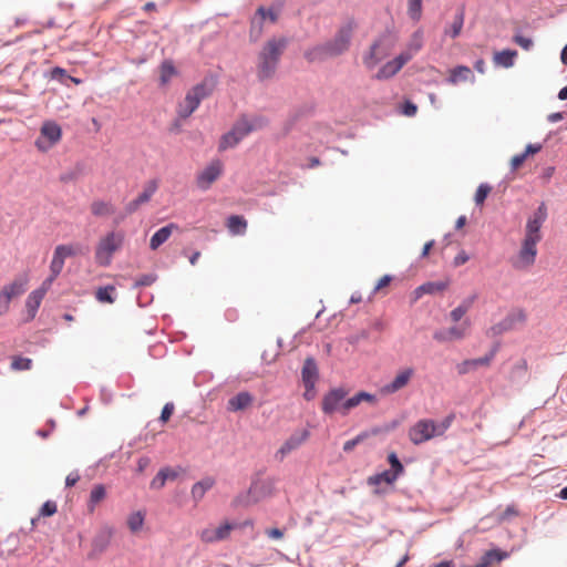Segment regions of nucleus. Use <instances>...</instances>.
Here are the masks:
<instances>
[{
    "instance_id": "obj_1",
    "label": "nucleus",
    "mask_w": 567,
    "mask_h": 567,
    "mask_svg": "<svg viewBox=\"0 0 567 567\" xmlns=\"http://www.w3.org/2000/svg\"><path fill=\"white\" fill-rule=\"evenodd\" d=\"M348 394L349 391L343 386L330 389L322 398L321 411L327 415L339 413L342 416H346L352 409L363 402L371 405H375L378 402L374 394L365 391H360L351 398H348Z\"/></svg>"
},
{
    "instance_id": "obj_2",
    "label": "nucleus",
    "mask_w": 567,
    "mask_h": 567,
    "mask_svg": "<svg viewBox=\"0 0 567 567\" xmlns=\"http://www.w3.org/2000/svg\"><path fill=\"white\" fill-rule=\"evenodd\" d=\"M357 22L354 19H348L330 41L308 50L305 54L306 59L309 62H316L341 55L349 50Z\"/></svg>"
},
{
    "instance_id": "obj_3",
    "label": "nucleus",
    "mask_w": 567,
    "mask_h": 567,
    "mask_svg": "<svg viewBox=\"0 0 567 567\" xmlns=\"http://www.w3.org/2000/svg\"><path fill=\"white\" fill-rule=\"evenodd\" d=\"M288 40L285 37L269 39L258 54L257 75L260 80L270 79L286 50Z\"/></svg>"
},
{
    "instance_id": "obj_4",
    "label": "nucleus",
    "mask_w": 567,
    "mask_h": 567,
    "mask_svg": "<svg viewBox=\"0 0 567 567\" xmlns=\"http://www.w3.org/2000/svg\"><path fill=\"white\" fill-rule=\"evenodd\" d=\"M268 121L266 117L256 115L251 118L241 116L233 126V128L221 136L219 150L225 151L235 147L245 136L254 131L266 127Z\"/></svg>"
},
{
    "instance_id": "obj_5",
    "label": "nucleus",
    "mask_w": 567,
    "mask_h": 567,
    "mask_svg": "<svg viewBox=\"0 0 567 567\" xmlns=\"http://www.w3.org/2000/svg\"><path fill=\"white\" fill-rule=\"evenodd\" d=\"M124 233L110 231L101 237L95 248V260L101 266H109L114 252L121 249L124 243Z\"/></svg>"
},
{
    "instance_id": "obj_6",
    "label": "nucleus",
    "mask_w": 567,
    "mask_h": 567,
    "mask_svg": "<svg viewBox=\"0 0 567 567\" xmlns=\"http://www.w3.org/2000/svg\"><path fill=\"white\" fill-rule=\"evenodd\" d=\"M29 284L28 274L20 275L0 290V316L6 315L10 309L13 298L23 295Z\"/></svg>"
},
{
    "instance_id": "obj_7",
    "label": "nucleus",
    "mask_w": 567,
    "mask_h": 567,
    "mask_svg": "<svg viewBox=\"0 0 567 567\" xmlns=\"http://www.w3.org/2000/svg\"><path fill=\"white\" fill-rule=\"evenodd\" d=\"M539 241L524 238L519 250L515 256L511 258V265L516 270H528L536 260L537 256V244Z\"/></svg>"
},
{
    "instance_id": "obj_8",
    "label": "nucleus",
    "mask_w": 567,
    "mask_h": 567,
    "mask_svg": "<svg viewBox=\"0 0 567 567\" xmlns=\"http://www.w3.org/2000/svg\"><path fill=\"white\" fill-rule=\"evenodd\" d=\"M62 138V128L54 121H44L40 128V135L34 142L40 152H48Z\"/></svg>"
},
{
    "instance_id": "obj_9",
    "label": "nucleus",
    "mask_w": 567,
    "mask_h": 567,
    "mask_svg": "<svg viewBox=\"0 0 567 567\" xmlns=\"http://www.w3.org/2000/svg\"><path fill=\"white\" fill-rule=\"evenodd\" d=\"M210 93V89L206 85V83H200L194 86L190 91L187 92L183 102L178 105V115L182 118H187L192 115V113L199 106L203 99L208 96Z\"/></svg>"
},
{
    "instance_id": "obj_10",
    "label": "nucleus",
    "mask_w": 567,
    "mask_h": 567,
    "mask_svg": "<svg viewBox=\"0 0 567 567\" xmlns=\"http://www.w3.org/2000/svg\"><path fill=\"white\" fill-rule=\"evenodd\" d=\"M75 249L72 245H59L55 247L53 257L50 264V276L42 282L48 287H51L56 277L61 274L64 261L68 257L74 256Z\"/></svg>"
},
{
    "instance_id": "obj_11",
    "label": "nucleus",
    "mask_w": 567,
    "mask_h": 567,
    "mask_svg": "<svg viewBox=\"0 0 567 567\" xmlns=\"http://www.w3.org/2000/svg\"><path fill=\"white\" fill-rule=\"evenodd\" d=\"M436 429V422L433 420H420L409 430V439L415 445L422 444L437 436Z\"/></svg>"
},
{
    "instance_id": "obj_12",
    "label": "nucleus",
    "mask_w": 567,
    "mask_h": 567,
    "mask_svg": "<svg viewBox=\"0 0 567 567\" xmlns=\"http://www.w3.org/2000/svg\"><path fill=\"white\" fill-rule=\"evenodd\" d=\"M547 216V206L545 203H542L538 206V208L534 212V214L527 219L524 238L540 241V228L543 224L546 221Z\"/></svg>"
},
{
    "instance_id": "obj_13",
    "label": "nucleus",
    "mask_w": 567,
    "mask_h": 567,
    "mask_svg": "<svg viewBox=\"0 0 567 567\" xmlns=\"http://www.w3.org/2000/svg\"><path fill=\"white\" fill-rule=\"evenodd\" d=\"M391 49L392 47L388 43L386 39H378L363 55V64L369 70L374 69L390 54Z\"/></svg>"
},
{
    "instance_id": "obj_14",
    "label": "nucleus",
    "mask_w": 567,
    "mask_h": 567,
    "mask_svg": "<svg viewBox=\"0 0 567 567\" xmlns=\"http://www.w3.org/2000/svg\"><path fill=\"white\" fill-rule=\"evenodd\" d=\"M238 527L236 523L224 522L218 526H208L199 533V539L205 544L217 543L227 539L231 530Z\"/></svg>"
},
{
    "instance_id": "obj_15",
    "label": "nucleus",
    "mask_w": 567,
    "mask_h": 567,
    "mask_svg": "<svg viewBox=\"0 0 567 567\" xmlns=\"http://www.w3.org/2000/svg\"><path fill=\"white\" fill-rule=\"evenodd\" d=\"M309 435L310 432L306 429L293 432L276 452L275 457L280 462L284 461L288 454L301 446Z\"/></svg>"
},
{
    "instance_id": "obj_16",
    "label": "nucleus",
    "mask_w": 567,
    "mask_h": 567,
    "mask_svg": "<svg viewBox=\"0 0 567 567\" xmlns=\"http://www.w3.org/2000/svg\"><path fill=\"white\" fill-rule=\"evenodd\" d=\"M412 59L411 52H402L393 60L386 62L375 74L377 80H386L394 76Z\"/></svg>"
},
{
    "instance_id": "obj_17",
    "label": "nucleus",
    "mask_w": 567,
    "mask_h": 567,
    "mask_svg": "<svg viewBox=\"0 0 567 567\" xmlns=\"http://www.w3.org/2000/svg\"><path fill=\"white\" fill-rule=\"evenodd\" d=\"M224 165L221 161H212L197 176L196 183L200 189H208L210 185L221 175Z\"/></svg>"
},
{
    "instance_id": "obj_18",
    "label": "nucleus",
    "mask_w": 567,
    "mask_h": 567,
    "mask_svg": "<svg viewBox=\"0 0 567 567\" xmlns=\"http://www.w3.org/2000/svg\"><path fill=\"white\" fill-rule=\"evenodd\" d=\"M278 14H279L278 10H276L274 8L267 9L265 7H259L256 10V13L251 19L250 35L258 39L260 37V34L262 33V23L266 20H269L272 23L277 22Z\"/></svg>"
},
{
    "instance_id": "obj_19",
    "label": "nucleus",
    "mask_w": 567,
    "mask_h": 567,
    "mask_svg": "<svg viewBox=\"0 0 567 567\" xmlns=\"http://www.w3.org/2000/svg\"><path fill=\"white\" fill-rule=\"evenodd\" d=\"M470 327V321L465 320L458 326L435 331L433 338L439 342H451L455 340H461L465 338Z\"/></svg>"
},
{
    "instance_id": "obj_20",
    "label": "nucleus",
    "mask_w": 567,
    "mask_h": 567,
    "mask_svg": "<svg viewBox=\"0 0 567 567\" xmlns=\"http://www.w3.org/2000/svg\"><path fill=\"white\" fill-rule=\"evenodd\" d=\"M414 373L415 371L413 368H404L400 370L391 382L384 384L381 388V392L383 394L396 393L398 391L402 390L410 383V381L414 377Z\"/></svg>"
},
{
    "instance_id": "obj_21",
    "label": "nucleus",
    "mask_w": 567,
    "mask_h": 567,
    "mask_svg": "<svg viewBox=\"0 0 567 567\" xmlns=\"http://www.w3.org/2000/svg\"><path fill=\"white\" fill-rule=\"evenodd\" d=\"M526 321V313L522 309H516L509 312L501 322L492 328L495 334H499L516 328L517 324H523Z\"/></svg>"
},
{
    "instance_id": "obj_22",
    "label": "nucleus",
    "mask_w": 567,
    "mask_h": 567,
    "mask_svg": "<svg viewBox=\"0 0 567 567\" xmlns=\"http://www.w3.org/2000/svg\"><path fill=\"white\" fill-rule=\"evenodd\" d=\"M49 289H50V287L42 284L40 288L33 290L28 296V298L25 300V308H27V312H28L27 320L34 319L37 311H38V309Z\"/></svg>"
},
{
    "instance_id": "obj_23",
    "label": "nucleus",
    "mask_w": 567,
    "mask_h": 567,
    "mask_svg": "<svg viewBox=\"0 0 567 567\" xmlns=\"http://www.w3.org/2000/svg\"><path fill=\"white\" fill-rule=\"evenodd\" d=\"M255 398L251 393L243 391L228 400L227 409L231 412L244 411L252 405Z\"/></svg>"
},
{
    "instance_id": "obj_24",
    "label": "nucleus",
    "mask_w": 567,
    "mask_h": 567,
    "mask_svg": "<svg viewBox=\"0 0 567 567\" xmlns=\"http://www.w3.org/2000/svg\"><path fill=\"white\" fill-rule=\"evenodd\" d=\"M449 287L447 281H429L419 286L413 291V300L416 301L424 295H433L446 290Z\"/></svg>"
},
{
    "instance_id": "obj_25",
    "label": "nucleus",
    "mask_w": 567,
    "mask_h": 567,
    "mask_svg": "<svg viewBox=\"0 0 567 567\" xmlns=\"http://www.w3.org/2000/svg\"><path fill=\"white\" fill-rule=\"evenodd\" d=\"M178 226L174 223H171L162 228H159L151 238L150 247L152 250H156L161 245H163L172 235L174 230H177Z\"/></svg>"
},
{
    "instance_id": "obj_26",
    "label": "nucleus",
    "mask_w": 567,
    "mask_h": 567,
    "mask_svg": "<svg viewBox=\"0 0 567 567\" xmlns=\"http://www.w3.org/2000/svg\"><path fill=\"white\" fill-rule=\"evenodd\" d=\"M302 382L303 384H316L319 373L316 361L312 358H307L303 362L302 371H301Z\"/></svg>"
},
{
    "instance_id": "obj_27",
    "label": "nucleus",
    "mask_w": 567,
    "mask_h": 567,
    "mask_svg": "<svg viewBox=\"0 0 567 567\" xmlns=\"http://www.w3.org/2000/svg\"><path fill=\"white\" fill-rule=\"evenodd\" d=\"M474 75L472 70L465 65H458L450 71L449 83L455 85L460 82L473 81Z\"/></svg>"
},
{
    "instance_id": "obj_28",
    "label": "nucleus",
    "mask_w": 567,
    "mask_h": 567,
    "mask_svg": "<svg viewBox=\"0 0 567 567\" xmlns=\"http://www.w3.org/2000/svg\"><path fill=\"white\" fill-rule=\"evenodd\" d=\"M226 226L231 235H244L247 230V220L243 216L231 215Z\"/></svg>"
},
{
    "instance_id": "obj_29",
    "label": "nucleus",
    "mask_w": 567,
    "mask_h": 567,
    "mask_svg": "<svg viewBox=\"0 0 567 567\" xmlns=\"http://www.w3.org/2000/svg\"><path fill=\"white\" fill-rule=\"evenodd\" d=\"M398 478H399L398 475H395L393 472L386 470V471H383L382 473L369 476L368 477V484L370 486H378L381 483H385L388 485H392Z\"/></svg>"
},
{
    "instance_id": "obj_30",
    "label": "nucleus",
    "mask_w": 567,
    "mask_h": 567,
    "mask_svg": "<svg viewBox=\"0 0 567 567\" xmlns=\"http://www.w3.org/2000/svg\"><path fill=\"white\" fill-rule=\"evenodd\" d=\"M90 208L91 213L96 217L110 216L115 212L114 206L104 200H94Z\"/></svg>"
},
{
    "instance_id": "obj_31",
    "label": "nucleus",
    "mask_w": 567,
    "mask_h": 567,
    "mask_svg": "<svg viewBox=\"0 0 567 567\" xmlns=\"http://www.w3.org/2000/svg\"><path fill=\"white\" fill-rule=\"evenodd\" d=\"M517 52L514 50H503L494 54V63L503 68H511L514 65V59Z\"/></svg>"
},
{
    "instance_id": "obj_32",
    "label": "nucleus",
    "mask_w": 567,
    "mask_h": 567,
    "mask_svg": "<svg viewBox=\"0 0 567 567\" xmlns=\"http://www.w3.org/2000/svg\"><path fill=\"white\" fill-rule=\"evenodd\" d=\"M475 299H476V296H472V297L463 300L460 306H457L455 309H453L450 313L452 321L458 322L465 316V313L471 309Z\"/></svg>"
},
{
    "instance_id": "obj_33",
    "label": "nucleus",
    "mask_w": 567,
    "mask_h": 567,
    "mask_svg": "<svg viewBox=\"0 0 567 567\" xmlns=\"http://www.w3.org/2000/svg\"><path fill=\"white\" fill-rule=\"evenodd\" d=\"M176 69L171 60L164 61L159 66L161 85H166L176 75Z\"/></svg>"
},
{
    "instance_id": "obj_34",
    "label": "nucleus",
    "mask_w": 567,
    "mask_h": 567,
    "mask_svg": "<svg viewBox=\"0 0 567 567\" xmlns=\"http://www.w3.org/2000/svg\"><path fill=\"white\" fill-rule=\"evenodd\" d=\"M463 24H464V11L461 10L460 12L456 13L453 22L451 23V25L449 28L445 29L444 32L446 35H450L452 39H455L461 34Z\"/></svg>"
},
{
    "instance_id": "obj_35",
    "label": "nucleus",
    "mask_w": 567,
    "mask_h": 567,
    "mask_svg": "<svg viewBox=\"0 0 567 567\" xmlns=\"http://www.w3.org/2000/svg\"><path fill=\"white\" fill-rule=\"evenodd\" d=\"M106 496V488L104 485L99 484L95 485L91 493H90V499H89V509L90 512H93L99 503H101Z\"/></svg>"
},
{
    "instance_id": "obj_36",
    "label": "nucleus",
    "mask_w": 567,
    "mask_h": 567,
    "mask_svg": "<svg viewBox=\"0 0 567 567\" xmlns=\"http://www.w3.org/2000/svg\"><path fill=\"white\" fill-rule=\"evenodd\" d=\"M507 557L508 553L506 551H502L499 549H491L484 554L481 560L486 563V566L489 567L493 563H501Z\"/></svg>"
},
{
    "instance_id": "obj_37",
    "label": "nucleus",
    "mask_w": 567,
    "mask_h": 567,
    "mask_svg": "<svg viewBox=\"0 0 567 567\" xmlns=\"http://www.w3.org/2000/svg\"><path fill=\"white\" fill-rule=\"evenodd\" d=\"M158 188L156 181H150L145 184L143 192L136 197V199L143 205L151 200L152 196Z\"/></svg>"
},
{
    "instance_id": "obj_38",
    "label": "nucleus",
    "mask_w": 567,
    "mask_h": 567,
    "mask_svg": "<svg viewBox=\"0 0 567 567\" xmlns=\"http://www.w3.org/2000/svg\"><path fill=\"white\" fill-rule=\"evenodd\" d=\"M144 524V515L141 512L132 513L127 518V526L132 533H137Z\"/></svg>"
},
{
    "instance_id": "obj_39",
    "label": "nucleus",
    "mask_w": 567,
    "mask_h": 567,
    "mask_svg": "<svg viewBox=\"0 0 567 567\" xmlns=\"http://www.w3.org/2000/svg\"><path fill=\"white\" fill-rule=\"evenodd\" d=\"M408 13L414 21H419L422 14V0H409Z\"/></svg>"
},
{
    "instance_id": "obj_40",
    "label": "nucleus",
    "mask_w": 567,
    "mask_h": 567,
    "mask_svg": "<svg viewBox=\"0 0 567 567\" xmlns=\"http://www.w3.org/2000/svg\"><path fill=\"white\" fill-rule=\"evenodd\" d=\"M115 288L113 286H106L99 288L96 291V299L100 302H107L112 303L114 301L112 293L114 292Z\"/></svg>"
},
{
    "instance_id": "obj_41",
    "label": "nucleus",
    "mask_w": 567,
    "mask_h": 567,
    "mask_svg": "<svg viewBox=\"0 0 567 567\" xmlns=\"http://www.w3.org/2000/svg\"><path fill=\"white\" fill-rule=\"evenodd\" d=\"M388 462L391 466V472H393L395 475L401 476L404 473V466L400 462L398 455L394 452H391L388 455Z\"/></svg>"
},
{
    "instance_id": "obj_42",
    "label": "nucleus",
    "mask_w": 567,
    "mask_h": 567,
    "mask_svg": "<svg viewBox=\"0 0 567 567\" xmlns=\"http://www.w3.org/2000/svg\"><path fill=\"white\" fill-rule=\"evenodd\" d=\"M491 190H492V187L489 185L481 184L477 187L476 193H475V197H474L475 204L478 206H482L484 204L486 197L491 193Z\"/></svg>"
},
{
    "instance_id": "obj_43",
    "label": "nucleus",
    "mask_w": 567,
    "mask_h": 567,
    "mask_svg": "<svg viewBox=\"0 0 567 567\" xmlns=\"http://www.w3.org/2000/svg\"><path fill=\"white\" fill-rule=\"evenodd\" d=\"M32 360L23 357H14L11 362V368L17 371L30 370Z\"/></svg>"
},
{
    "instance_id": "obj_44",
    "label": "nucleus",
    "mask_w": 567,
    "mask_h": 567,
    "mask_svg": "<svg viewBox=\"0 0 567 567\" xmlns=\"http://www.w3.org/2000/svg\"><path fill=\"white\" fill-rule=\"evenodd\" d=\"M58 512L56 503L53 501H47L42 507L40 508V515L44 517H49L54 515Z\"/></svg>"
},
{
    "instance_id": "obj_45",
    "label": "nucleus",
    "mask_w": 567,
    "mask_h": 567,
    "mask_svg": "<svg viewBox=\"0 0 567 567\" xmlns=\"http://www.w3.org/2000/svg\"><path fill=\"white\" fill-rule=\"evenodd\" d=\"M513 41L526 51L532 49V47L534 44V42L530 38H527V37L520 35V34L514 35Z\"/></svg>"
},
{
    "instance_id": "obj_46",
    "label": "nucleus",
    "mask_w": 567,
    "mask_h": 567,
    "mask_svg": "<svg viewBox=\"0 0 567 567\" xmlns=\"http://www.w3.org/2000/svg\"><path fill=\"white\" fill-rule=\"evenodd\" d=\"M453 420H454V415L450 414L440 424L436 423L437 436H441L445 433V431L451 426Z\"/></svg>"
},
{
    "instance_id": "obj_47",
    "label": "nucleus",
    "mask_w": 567,
    "mask_h": 567,
    "mask_svg": "<svg viewBox=\"0 0 567 567\" xmlns=\"http://www.w3.org/2000/svg\"><path fill=\"white\" fill-rule=\"evenodd\" d=\"M456 370H457L458 374H466L473 370H476V368L473 364V360L470 359V360H464L463 362L457 364Z\"/></svg>"
},
{
    "instance_id": "obj_48",
    "label": "nucleus",
    "mask_w": 567,
    "mask_h": 567,
    "mask_svg": "<svg viewBox=\"0 0 567 567\" xmlns=\"http://www.w3.org/2000/svg\"><path fill=\"white\" fill-rule=\"evenodd\" d=\"M422 47V37L419 32H416L413 37V41L410 44L409 49L405 52H411L412 55L416 53Z\"/></svg>"
},
{
    "instance_id": "obj_49",
    "label": "nucleus",
    "mask_w": 567,
    "mask_h": 567,
    "mask_svg": "<svg viewBox=\"0 0 567 567\" xmlns=\"http://www.w3.org/2000/svg\"><path fill=\"white\" fill-rule=\"evenodd\" d=\"M405 116H414L417 112V106L411 101H405L401 110Z\"/></svg>"
},
{
    "instance_id": "obj_50",
    "label": "nucleus",
    "mask_w": 567,
    "mask_h": 567,
    "mask_svg": "<svg viewBox=\"0 0 567 567\" xmlns=\"http://www.w3.org/2000/svg\"><path fill=\"white\" fill-rule=\"evenodd\" d=\"M526 161V154L514 155L511 159V168L513 172L517 171Z\"/></svg>"
},
{
    "instance_id": "obj_51",
    "label": "nucleus",
    "mask_w": 567,
    "mask_h": 567,
    "mask_svg": "<svg viewBox=\"0 0 567 567\" xmlns=\"http://www.w3.org/2000/svg\"><path fill=\"white\" fill-rule=\"evenodd\" d=\"M173 412H174V404L172 402L166 403L162 410L159 420L163 423L167 422L171 419Z\"/></svg>"
},
{
    "instance_id": "obj_52",
    "label": "nucleus",
    "mask_w": 567,
    "mask_h": 567,
    "mask_svg": "<svg viewBox=\"0 0 567 567\" xmlns=\"http://www.w3.org/2000/svg\"><path fill=\"white\" fill-rule=\"evenodd\" d=\"M166 482V473L158 472L157 475L153 478L151 486L154 488H162Z\"/></svg>"
},
{
    "instance_id": "obj_53",
    "label": "nucleus",
    "mask_w": 567,
    "mask_h": 567,
    "mask_svg": "<svg viewBox=\"0 0 567 567\" xmlns=\"http://www.w3.org/2000/svg\"><path fill=\"white\" fill-rule=\"evenodd\" d=\"M392 281V277L390 275H384L383 277H381L375 287H374V293H377L378 291H380L381 289L388 287L390 285V282Z\"/></svg>"
},
{
    "instance_id": "obj_54",
    "label": "nucleus",
    "mask_w": 567,
    "mask_h": 567,
    "mask_svg": "<svg viewBox=\"0 0 567 567\" xmlns=\"http://www.w3.org/2000/svg\"><path fill=\"white\" fill-rule=\"evenodd\" d=\"M190 493H192V497L194 498V501L198 502L204 497L206 492H204V489L202 488V485L195 483L192 487Z\"/></svg>"
},
{
    "instance_id": "obj_55",
    "label": "nucleus",
    "mask_w": 567,
    "mask_h": 567,
    "mask_svg": "<svg viewBox=\"0 0 567 567\" xmlns=\"http://www.w3.org/2000/svg\"><path fill=\"white\" fill-rule=\"evenodd\" d=\"M493 359V354L485 355L477 359H472L474 367L477 369L478 367H488L491 364V361Z\"/></svg>"
},
{
    "instance_id": "obj_56",
    "label": "nucleus",
    "mask_w": 567,
    "mask_h": 567,
    "mask_svg": "<svg viewBox=\"0 0 567 567\" xmlns=\"http://www.w3.org/2000/svg\"><path fill=\"white\" fill-rule=\"evenodd\" d=\"M51 79L63 81L66 78V71L60 66H55L50 72Z\"/></svg>"
},
{
    "instance_id": "obj_57",
    "label": "nucleus",
    "mask_w": 567,
    "mask_h": 567,
    "mask_svg": "<svg viewBox=\"0 0 567 567\" xmlns=\"http://www.w3.org/2000/svg\"><path fill=\"white\" fill-rule=\"evenodd\" d=\"M305 385V393H303V398L307 400V401H311L315 399L316 396V384H311V386L309 384H303Z\"/></svg>"
},
{
    "instance_id": "obj_58",
    "label": "nucleus",
    "mask_w": 567,
    "mask_h": 567,
    "mask_svg": "<svg viewBox=\"0 0 567 567\" xmlns=\"http://www.w3.org/2000/svg\"><path fill=\"white\" fill-rule=\"evenodd\" d=\"M197 484L202 485V488L204 489V492H207L215 485V480L213 477H206V478L197 482Z\"/></svg>"
},
{
    "instance_id": "obj_59",
    "label": "nucleus",
    "mask_w": 567,
    "mask_h": 567,
    "mask_svg": "<svg viewBox=\"0 0 567 567\" xmlns=\"http://www.w3.org/2000/svg\"><path fill=\"white\" fill-rule=\"evenodd\" d=\"M361 441V436H357L352 440H349L347 441L344 444H343V451L344 452H350L354 449V446Z\"/></svg>"
},
{
    "instance_id": "obj_60",
    "label": "nucleus",
    "mask_w": 567,
    "mask_h": 567,
    "mask_svg": "<svg viewBox=\"0 0 567 567\" xmlns=\"http://www.w3.org/2000/svg\"><path fill=\"white\" fill-rule=\"evenodd\" d=\"M540 150H542L540 144H528L525 148L524 154H526V157H527L529 155L537 154L538 152H540Z\"/></svg>"
},
{
    "instance_id": "obj_61",
    "label": "nucleus",
    "mask_w": 567,
    "mask_h": 567,
    "mask_svg": "<svg viewBox=\"0 0 567 567\" xmlns=\"http://www.w3.org/2000/svg\"><path fill=\"white\" fill-rule=\"evenodd\" d=\"M79 480H80V475L74 472L66 476L65 484H66V486L72 487L79 482Z\"/></svg>"
},
{
    "instance_id": "obj_62",
    "label": "nucleus",
    "mask_w": 567,
    "mask_h": 567,
    "mask_svg": "<svg viewBox=\"0 0 567 567\" xmlns=\"http://www.w3.org/2000/svg\"><path fill=\"white\" fill-rule=\"evenodd\" d=\"M141 205L142 204L135 198L126 205L125 210L127 214H132V213L136 212Z\"/></svg>"
},
{
    "instance_id": "obj_63",
    "label": "nucleus",
    "mask_w": 567,
    "mask_h": 567,
    "mask_svg": "<svg viewBox=\"0 0 567 567\" xmlns=\"http://www.w3.org/2000/svg\"><path fill=\"white\" fill-rule=\"evenodd\" d=\"M266 534L274 539H280L284 537V532L279 528H270L266 530Z\"/></svg>"
},
{
    "instance_id": "obj_64",
    "label": "nucleus",
    "mask_w": 567,
    "mask_h": 567,
    "mask_svg": "<svg viewBox=\"0 0 567 567\" xmlns=\"http://www.w3.org/2000/svg\"><path fill=\"white\" fill-rule=\"evenodd\" d=\"M555 173V167L548 166L546 167L542 173V178L544 182H549V179L553 177Z\"/></svg>"
}]
</instances>
